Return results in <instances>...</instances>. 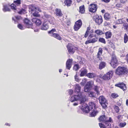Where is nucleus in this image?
Returning <instances> with one entry per match:
<instances>
[{"instance_id":"1","label":"nucleus","mask_w":128,"mask_h":128,"mask_svg":"<svg viewBox=\"0 0 128 128\" xmlns=\"http://www.w3.org/2000/svg\"><path fill=\"white\" fill-rule=\"evenodd\" d=\"M86 96L83 93H80L76 95H74L71 97L70 100L72 102L75 101L79 100L80 104H82L81 108L84 112L87 113L88 112L94 108L95 105L93 102H91L89 103V106L85 103V102L87 100Z\"/></svg>"},{"instance_id":"2","label":"nucleus","mask_w":128,"mask_h":128,"mask_svg":"<svg viewBox=\"0 0 128 128\" xmlns=\"http://www.w3.org/2000/svg\"><path fill=\"white\" fill-rule=\"evenodd\" d=\"M28 7L29 12L32 14L34 16L38 17L39 16L38 12L36 10L40 11L41 10L39 7L34 4L30 5Z\"/></svg>"},{"instance_id":"3","label":"nucleus","mask_w":128,"mask_h":128,"mask_svg":"<svg viewBox=\"0 0 128 128\" xmlns=\"http://www.w3.org/2000/svg\"><path fill=\"white\" fill-rule=\"evenodd\" d=\"M99 102L104 108H106L108 104L107 101L105 97L103 96H100L98 98Z\"/></svg>"},{"instance_id":"4","label":"nucleus","mask_w":128,"mask_h":128,"mask_svg":"<svg viewBox=\"0 0 128 128\" xmlns=\"http://www.w3.org/2000/svg\"><path fill=\"white\" fill-rule=\"evenodd\" d=\"M128 70L124 67H119L116 70V74L119 76L122 75L128 72Z\"/></svg>"},{"instance_id":"5","label":"nucleus","mask_w":128,"mask_h":128,"mask_svg":"<svg viewBox=\"0 0 128 128\" xmlns=\"http://www.w3.org/2000/svg\"><path fill=\"white\" fill-rule=\"evenodd\" d=\"M14 4H12L10 5L11 8L13 10L14 12H16V10H18L17 9H19L20 7L19 5L21 4L20 0H17L14 1Z\"/></svg>"},{"instance_id":"6","label":"nucleus","mask_w":128,"mask_h":128,"mask_svg":"<svg viewBox=\"0 0 128 128\" xmlns=\"http://www.w3.org/2000/svg\"><path fill=\"white\" fill-rule=\"evenodd\" d=\"M56 32V29L54 28H53L50 30L49 31L48 33L50 34V36L53 37L59 40H61L62 39L61 37L58 34L54 33Z\"/></svg>"},{"instance_id":"7","label":"nucleus","mask_w":128,"mask_h":128,"mask_svg":"<svg viewBox=\"0 0 128 128\" xmlns=\"http://www.w3.org/2000/svg\"><path fill=\"white\" fill-rule=\"evenodd\" d=\"M66 47L68 52L70 54H74L75 50H77L78 48L75 47L70 44H69Z\"/></svg>"},{"instance_id":"8","label":"nucleus","mask_w":128,"mask_h":128,"mask_svg":"<svg viewBox=\"0 0 128 128\" xmlns=\"http://www.w3.org/2000/svg\"><path fill=\"white\" fill-rule=\"evenodd\" d=\"M112 59L110 64L113 68H115L118 66V63L116 57L114 54L112 55Z\"/></svg>"},{"instance_id":"9","label":"nucleus","mask_w":128,"mask_h":128,"mask_svg":"<svg viewBox=\"0 0 128 128\" xmlns=\"http://www.w3.org/2000/svg\"><path fill=\"white\" fill-rule=\"evenodd\" d=\"M93 84L94 82L92 81H90L88 82L84 86V91L87 92L90 91Z\"/></svg>"},{"instance_id":"10","label":"nucleus","mask_w":128,"mask_h":128,"mask_svg":"<svg viewBox=\"0 0 128 128\" xmlns=\"http://www.w3.org/2000/svg\"><path fill=\"white\" fill-rule=\"evenodd\" d=\"M113 73V71H110L104 74L102 77V79L105 80H109L112 76Z\"/></svg>"},{"instance_id":"11","label":"nucleus","mask_w":128,"mask_h":128,"mask_svg":"<svg viewBox=\"0 0 128 128\" xmlns=\"http://www.w3.org/2000/svg\"><path fill=\"white\" fill-rule=\"evenodd\" d=\"M98 8L97 5L94 4H90L89 7V10L90 12H96Z\"/></svg>"},{"instance_id":"12","label":"nucleus","mask_w":128,"mask_h":128,"mask_svg":"<svg viewBox=\"0 0 128 128\" xmlns=\"http://www.w3.org/2000/svg\"><path fill=\"white\" fill-rule=\"evenodd\" d=\"M82 22L80 20H79L76 22L74 27V30L75 31H77L81 27Z\"/></svg>"},{"instance_id":"13","label":"nucleus","mask_w":128,"mask_h":128,"mask_svg":"<svg viewBox=\"0 0 128 128\" xmlns=\"http://www.w3.org/2000/svg\"><path fill=\"white\" fill-rule=\"evenodd\" d=\"M24 22L26 26L28 28H33L32 23L27 18H25Z\"/></svg>"},{"instance_id":"14","label":"nucleus","mask_w":128,"mask_h":128,"mask_svg":"<svg viewBox=\"0 0 128 128\" xmlns=\"http://www.w3.org/2000/svg\"><path fill=\"white\" fill-rule=\"evenodd\" d=\"M95 21L98 25H99L101 24L103 21L102 16H96Z\"/></svg>"},{"instance_id":"15","label":"nucleus","mask_w":128,"mask_h":128,"mask_svg":"<svg viewBox=\"0 0 128 128\" xmlns=\"http://www.w3.org/2000/svg\"><path fill=\"white\" fill-rule=\"evenodd\" d=\"M72 59H69L66 61V69L70 70L72 64Z\"/></svg>"},{"instance_id":"16","label":"nucleus","mask_w":128,"mask_h":128,"mask_svg":"<svg viewBox=\"0 0 128 128\" xmlns=\"http://www.w3.org/2000/svg\"><path fill=\"white\" fill-rule=\"evenodd\" d=\"M115 86L120 88L122 89L124 91L126 90V87L125 84L123 82L116 84L115 85Z\"/></svg>"},{"instance_id":"17","label":"nucleus","mask_w":128,"mask_h":128,"mask_svg":"<svg viewBox=\"0 0 128 128\" xmlns=\"http://www.w3.org/2000/svg\"><path fill=\"white\" fill-rule=\"evenodd\" d=\"M12 20L14 21L15 24L18 23L22 19V18L20 16H17L13 17Z\"/></svg>"},{"instance_id":"18","label":"nucleus","mask_w":128,"mask_h":128,"mask_svg":"<svg viewBox=\"0 0 128 128\" xmlns=\"http://www.w3.org/2000/svg\"><path fill=\"white\" fill-rule=\"evenodd\" d=\"M108 120L107 117L105 115L100 116L99 118L100 122H102L104 123L106 121H108Z\"/></svg>"},{"instance_id":"19","label":"nucleus","mask_w":128,"mask_h":128,"mask_svg":"<svg viewBox=\"0 0 128 128\" xmlns=\"http://www.w3.org/2000/svg\"><path fill=\"white\" fill-rule=\"evenodd\" d=\"M112 121V118L111 117H110L109 120H108V121H106L104 122L106 127L107 128H111V124L109 122H111Z\"/></svg>"},{"instance_id":"20","label":"nucleus","mask_w":128,"mask_h":128,"mask_svg":"<svg viewBox=\"0 0 128 128\" xmlns=\"http://www.w3.org/2000/svg\"><path fill=\"white\" fill-rule=\"evenodd\" d=\"M98 40L97 38H93L86 41L85 43V44H87L89 43H94L96 42Z\"/></svg>"},{"instance_id":"21","label":"nucleus","mask_w":128,"mask_h":128,"mask_svg":"<svg viewBox=\"0 0 128 128\" xmlns=\"http://www.w3.org/2000/svg\"><path fill=\"white\" fill-rule=\"evenodd\" d=\"M93 89L96 92V94L97 95L100 94V90L101 89L100 87L97 86H94Z\"/></svg>"},{"instance_id":"22","label":"nucleus","mask_w":128,"mask_h":128,"mask_svg":"<svg viewBox=\"0 0 128 128\" xmlns=\"http://www.w3.org/2000/svg\"><path fill=\"white\" fill-rule=\"evenodd\" d=\"M49 28V26L46 22L44 23L41 28V29L42 30H46Z\"/></svg>"},{"instance_id":"23","label":"nucleus","mask_w":128,"mask_h":128,"mask_svg":"<svg viewBox=\"0 0 128 128\" xmlns=\"http://www.w3.org/2000/svg\"><path fill=\"white\" fill-rule=\"evenodd\" d=\"M18 10H16V12H18V13L20 14H22L25 13L26 11L25 9L22 8H20V7H19V9H17Z\"/></svg>"},{"instance_id":"24","label":"nucleus","mask_w":128,"mask_h":128,"mask_svg":"<svg viewBox=\"0 0 128 128\" xmlns=\"http://www.w3.org/2000/svg\"><path fill=\"white\" fill-rule=\"evenodd\" d=\"M106 65V63L104 62H101L99 64V68L100 70H102L104 68Z\"/></svg>"},{"instance_id":"25","label":"nucleus","mask_w":128,"mask_h":128,"mask_svg":"<svg viewBox=\"0 0 128 128\" xmlns=\"http://www.w3.org/2000/svg\"><path fill=\"white\" fill-rule=\"evenodd\" d=\"M81 90V87L78 84H76L75 86V89L74 92L76 93L79 92Z\"/></svg>"},{"instance_id":"26","label":"nucleus","mask_w":128,"mask_h":128,"mask_svg":"<svg viewBox=\"0 0 128 128\" xmlns=\"http://www.w3.org/2000/svg\"><path fill=\"white\" fill-rule=\"evenodd\" d=\"M104 18L106 20H110L111 18L110 15L108 13H106L104 15Z\"/></svg>"},{"instance_id":"27","label":"nucleus","mask_w":128,"mask_h":128,"mask_svg":"<svg viewBox=\"0 0 128 128\" xmlns=\"http://www.w3.org/2000/svg\"><path fill=\"white\" fill-rule=\"evenodd\" d=\"M106 38L107 39L110 38L112 35V33L110 31H108L105 33Z\"/></svg>"},{"instance_id":"28","label":"nucleus","mask_w":128,"mask_h":128,"mask_svg":"<svg viewBox=\"0 0 128 128\" xmlns=\"http://www.w3.org/2000/svg\"><path fill=\"white\" fill-rule=\"evenodd\" d=\"M86 76L89 78H92L96 77V75L94 73H89L87 74Z\"/></svg>"},{"instance_id":"29","label":"nucleus","mask_w":128,"mask_h":128,"mask_svg":"<svg viewBox=\"0 0 128 128\" xmlns=\"http://www.w3.org/2000/svg\"><path fill=\"white\" fill-rule=\"evenodd\" d=\"M81 70V73L80 75V76H84L87 73V70L86 69H84L83 70L82 69Z\"/></svg>"},{"instance_id":"30","label":"nucleus","mask_w":128,"mask_h":128,"mask_svg":"<svg viewBox=\"0 0 128 128\" xmlns=\"http://www.w3.org/2000/svg\"><path fill=\"white\" fill-rule=\"evenodd\" d=\"M3 10L4 12H10V9L6 5H4V8L3 9Z\"/></svg>"},{"instance_id":"31","label":"nucleus","mask_w":128,"mask_h":128,"mask_svg":"<svg viewBox=\"0 0 128 128\" xmlns=\"http://www.w3.org/2000/svg\"><path fill=\"white\" fill-rule=\"evenodd\" d=\"M72 1L71 0H65L64 3L67 6H70L72 3Z\"/></svg>"},{"instance_id":"32","label":"nucleus","mask_w":128,"mask_h":128,"mask_svg":"<svg viewBox=\"0 0 128 128\" xmlns=\"http://www.w3.org/2000/svg\"><path fill=\"white\" fill-rule=\"evenodd\" d=\"M56 15L60 16H61L63 14L62 13L60 10V9H57L56 10Z\"/></svg>"},{"instance_id":"33","label":"nucleus","mask_w":128,"mask_h":128,"mask_svg":"<svg viewBox=\"0 0 128 128\" xmlns=\"http://www.w3.org/2000/svg\"><path fill=\"white\" fill-rule=\"evenodd\" d=\"M80 66L79 65V64H74L73 69L76 71L78 70L80 68Z\"/></svg>"},{"instance_id":"34","label":"nucleus","mask_w":128,"mask_h":128,"mask_svg":"<svg viewBox=\"0 0 128 128\" xmlns=\"http://www.w3.org/2000/svg\"><path fill=\"white\" fill-rule=\"evenodd\" d=\"M95 32L98 35H101L104 34L102 30H96Z\"/></svg>"},{"instance_id":"35","label":"nucleus","mask_w":128,"mask_h":128,"mask_svg":"<svg viewBox=\"0 0 128 128\" xmlns=\"http://www.w3.org/2000/svg\"><path fill=\"white\" fill-rule=\"evenodd\" d=\"M85 12V8L84 5L80 6V7L79 12L82 14L84 13Z\"/></svg>"},{"instance_id":"36","label":"nucleus","mask_w":128,"mask_h":128,"mask_svg":"<svg viewBox=\"0 0 128 128\" xmlns=\"http://www.w3.org/2000/svg\"><path fill=\"white\" fill-rule=\"evenodd\" d=\"M90 28L88 27L87 30L84 36L85 38H86L88 36V34L90 33Z\"/></svg>"},{"instance_id":"37","label":"nucleus","mask_w":128,"mask_h":128,"mask_svg":"<svg viewBox=\"0 0 128 128\" xmlns=\"http://www.w3.org/2000/svg\"><path fill=\"white\" fill-rule=\"evenodd\" d=\"M98 112L97 111H94L91 113L90 115L92 117H94L96 115Z\"/></svg>"},{"instance_id":"38","label":"nucleus","mask_w":128,"mask_h":128,"mask_svg":"<svg viewBox=\"0 0 128 128\" xmlns=\"http://www.w3.org/2000/svg\"><path fill=\"white\" fill-rule=\"evenodd\" d=\"M128 37L126 34H125L124 36V43H126L128 41Z\"/></svg>"},{"instance_id":"39","label":"nucleus","mask_w":128,"mask_h":128,"mask_svg":"<svg viewBox=\"0 0 128 128\" xmlns=\"http://www.w3.org/2000/svg\"><path fill=\"white\" fill-rule=\"evenodd\" d=\"M96 96V94L95 93L93 92H90L89 94V96L90 97H94Z\"/></svg>"},{"instance_id":"40","label":"nucleus","mask_w":128,"mask_h":128,"mask_svg":"<svg viewBox=\"0 0 128 128\" xmlns=\"http://www.w3.org/2000/svg\"><path fill=\"white\" fill-rule=\"evenodd\" d=\"M99 41L104 44L106 43L105 40L103 38H100L99 39Z\"/></svg>"},{"instance_id":"41","label":"nucleus","mask_w":128,"mask_h":128,"mask_svg":"<svg viewBox=\"0 0 128 128\" xmlns=\"http://www.w3.org/2000/svg\"><path fill=\"white\" fill-rule=\"evenodd\" d=\"M126 123L125 122H122L120 123L119 124V126L121 127H124L126 125Z\"/></svg>"},{"instance_id":"42","label":"nucleus","mask_w":128,"mask_h":128,"mask_svg":"<svg viewBox=\"0 0 128 128\" xmlns=\"http://www.w3.org/2000/svg\"><path fill=\"white\" fill-rule=\"evenodd\" d=\"M101 55H100L99 54H97V58L98 59V61L97 62H98L99 60L100 61L102 62V58L101 57Z\"/></svg>"},{"instance_id":"43","label":"nucleus","mask_w":128,"mask_h":128,"mask_svg":"<svg viewBox=\"0 0 128 128\" xmlns=\"http://www.w3.org/2000/svg\"><path fill=\"white\" fill-rule=\"evenodd\" d=\"M123 23V22L121 19H119L117 20L116 23L117 24H122Z\"/></svg>"},{"instance_id":"44","label":"nucleus","mask_w":128,"mask_h":128,"mask_svg":"<svg viewBox=\"0 0 128 128\" xmlns=\"http://www.w3.org/2000/svg\"><path fill=\"white\" fill-rule=\"evenodd\" d=\"M86 78H83L82 80V82L80 83L82 85H84V84L86 83Z\"/></svg>"},{"instance_id":"45","label":"nucleus","mask_w":128,"mask_h":128,"mask_svg":"<svg viewBox=\"0 0 128 128\" xmlns=\"http://www.w3.org/2000/svg\"><path fill=\"white\" fill-rule=\"evenodd\" d=\"M111 96L113 98H115L118 96L116 94L113 93L111 94Z\"/></svg>"},{"instance_id":"46","label":"nucleus","mask_w":128,"mask_h":128,"mask_svg":"<svg viewBox=\"0 0 128 128\" xmlns=\"http://www.w3.org/2000/svg\"><path fill=\"white\" fill-rule=\"evenodd\" d=\"M42 23L41 21L39 19H38L36 21V23L37 26H39Z\"/></svg>"},{"instance_id":"47","label":"nucleus","mask_w":128,"mask_h":128,"mask_svg":"<svg viewBox=\"0 0 128 128\" xmlns=\"http://www.w3.org/2000/svg\"><path fill=\"white\" fill-rule=\"evenodd\" d=\"M18 27L21 30H23L24 28L22 25L20 24H19L18 25Z\"/></svg>"},{"instance_id":"48","label":"nucleus","mask_w":128,"mask_h":128,"mask_svg":"<svg viewBox=\"0 0 128 128\" xmlns=\"http://www.w3.org/2000/svg\"><path fill=\"white\" fill-rule=\"evenodd\" d=\"M102 52V48H100L98 50V54L100 55H101Z\"/></svg>"},{"instance_id":"49","label":"nucleus","mask_w":128,"mask_h":128,"mask_svg":"<svg viewBox=\"0 0 128 128\" xmlns=\"http://www.w3.org/2000/svg\"><path fill=\"white\" fill-rule=\"evenodd\" d=\"M50 16H51L50 15H48L46 14H44V17H45L47 19H48L50 18Z\"/></svg>"},{"instance_id":"50","label":"nucleus","mask_w":128,"mask_h":128,"mask_svg":"<svg viewBox=\"0 0 128 128\" xmlns=\"http://www.w3.org/2000/svg\"><path fill=\"white\" fill-rule=\"evenodd\" d=\"M99 124L100 128H106V127H105L104 125L103 124H102L99 123Z\"/></svg>"},{"instance_id":"51","label":"nucleus","mask_w":128,"mask_h":128,"mask_svg":"<svg viewBox=\"0 0 128 128\" xmlns=\"http://www.w3.org/2000/svg\"><path fill=\"white\" fill-rule=\"evenodd\" d=\"M114 110L117 113L120 110L118 106H116L114 108Z\"/></svg>"},{"instance_id":"52","label":"nucleus","mask_w":128,"mask_h":128,"mask_svg":"<svg viewBox=\"0 0 128 128\" xmlns=\"http://www.w3.org/2000/svg\"><path fill=\"white\" fill-rule=\"evenodd\" d=\"M74 78L75 80L77 82H79L80 81V80L78 78L77 74H76L74 76Z\"/></svg>"},{"instance_id":"53","label":"nucleus","mask_w":128,"mask_h":128,"mask_svg":"<svg viewBox=\"0 0 128 128\" xmlns=\"http://www.w3.org/2000/svg\"><path fill=\"white\" fill-rule=\"evenodd\" d=\"M93 37V34H90L89 36L88 37V39L90 40Z\"/></svg>"},{"instance_id":"54","label":"nucleus","mask_w":128,"mask_h":128,"mask_svg":"<svg viewBox=\"0 0 128 128\" xmlns=\"http://www.w3.org/2000/svg\"><path fill=\"white\" fill-rule=\"evenodd\" d=\"M73 92L72 90L70 89L68 90V93L70 94L71 95L72 94Z\"/></svg>"},{"instance_id":"55","label":"nucleus","mask_w":128,"mask_h":128,"mask_svg":"<svg viewBox=\"0 0 128 128\" xmlns=\"http://www.w3.org/2000/svg\"><path fill=\"white\" fill-rule=\"evenodd\" d=\"M37 20L36 19V18H32V21L33 22H35V23H36V21H37Z\"/></svg>"},{"instance_id":"56","label":"nucleus","mask_w":128,"mask_h":128,"mask_svg":"<svg viewBox=\"0 0 128 128\" xmlns=\"http://www.w3.org/2000/svg\"><path fill=\"white\" fill-rule=\"evenodd\" d=\"M78 60L80 61V60H82V59H84L83 58H82L80 56H78L77 58Z\"/></svg>"},{"instance_id":"57","label":"nucleus","mask_w":128,"mask_h":128,"mask_svg":"<svg viewBox=\"0 0 128 128\" xmlns=\"http://www.w3.org/2000/svg\"><path fill=\"white\" fill-rule=\"evenodd\" d=\"M127 0H120V1L121 3H124Z\"/></svg>"},{"instance_id":"58","label":"nucleus","mask_w":128,"mask_h":128,"mask_svg":"<svg viewBox=\"0 0 128 128\" xmlns=\"http://www.w3.org/2000/svg\"><path fill=\"white\" fill-rule=\"evenodd\" d=\"M102 1L106 3H107L110 1V0H102Z\"/></svg>"},{"instance_id":"59","label":"nucleus","mask_w":128,"mask_h":128,"mask_svg":"<svg viewBox=\"0 0 128 128\" xmlns=\"http://www.w3.org/2000/svg\"><path fill=\"white\" fill-rule=\"evenodd\" d=\"M82 61V60H80V61H79V64H83V63Z\"/></svg>"},{"instance_id":"60","label":"nucleus","mask_w":128,"mask_h":128,"mask_svg":"<svg viewBox=\"0 0 128 128\" xmlns=\"http://www.w3.org/2000/svg\"><path fill=\"white\" fill-rule=\"evenodd\" d=\"M126 59L127 62L128 63V54L126 56Z\"/></svg>"},{"instance_id":"61","label":"nucleus","mask_w":128,"mask_h":128,"mask_svg":"<svg viewBox=\"0 0 128 128\" xmlns=\"http://www.w3.org/2000/svg\"><path fill=\"white\" fill-rule=\"evenodd\" d=\"M78 104L76 103H74L73 104L74 106H76Z\"/></svg>"},{"instance_id":"62","label":"nucleus","mask_w":128,"mask_h":128,"mask_svg":"<svg viewBox=\"0 0 128 128\" xmlns=\"http://www.w3.org/2000/svg\"><path fill=\"white\" fill-rule=\"evenodd\" d=\"M126 104L127 106H128V100H126Z\"/></svg>"},{"instance_id":"63","label":"nucleus","mask_w":128,"mask_h":128,"mask_svg":"<svg viewBox=\"0 0 128 128\" xmlns=\"http://www.w3.org/2000/svg\"><path fill=\"white\" fill-rule=\"evenodd\" d=\"M125 27L126 30H128V25H126Z\"/></svg>"},{"instance_id":"64","label":"nucleus","mask_w":128,"mask_h":128,"mask_svg":"<svg viewBox=\"0 0 128 128\" xmlns=\"http://www.w3.org/2000/svg\"><path fill=\"white\" fill-rule=\"evenodd\" d=\"M105 11L104 10H101V12L102 13H104V12Z\"/></svg>"}]
</instances>
